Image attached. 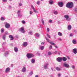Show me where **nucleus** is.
Returning a JSON list of instances; mask_svg holds the SVG:
<instances>
[{
  "mask_svg": "<svg viewBox=\"0 0 77 77\" xmlns=\"http://www.w3.org/2000/svg\"><path fill=\"white\" fill-rule=\"evenodd\" d=\"M66 7L68 8H72L73 7V3L71 2L67 3L66 5Z\"/></svg>",
  "mask_w": 77,
  "mask_h": 77,
  "instance_id": "obj_1",
  "label": "nucleus"
},
{
  "mask_svg": "<svg viewBox=\"0 0 77 77\" xmlns=\"http://www.w3.org/2000/svg\"><path fill=\"white\" fill-rule=\"evenodd\" d=\"M26 56L27 57L28 59H30V58H31V57H34V55L32 54H28L26 55Z\"/></svg>",
  "mask_w": 77,
  "mask_h": 77,
  "instance_id": "obj_2",
  "label": "nucleus"
},
{
  "mask_svg": "<svg viewBox=\"0 0 77 77\" xmlns=\"http://www.w3.org/2000/svg\"><path fill=\"white\" fill-rule=\"evenodd\" d=\"M45 38L47 40V42H49V43H50L51 45H56V44L55 43H53L52 42H50V40L48 38H47V37H45Z\"/></svg>",
  "mask_w": 77,
  "mask_h": 77,
  "instance_id": "obj_3",
  "label": "nucleus"
},
{
  "mask_svg": "<svg viewBox=\"0 0 77 77\" xmlns=\"http://www.w3.org/2000/svg\"><path fill=\"white\" fill-rule=\"evenodd\" d=\"M4 24L5 25V27L6 29H9L10 27V25L7 22L4 23Z\"/></svg>",
  "mask_w": 77,
  "mask_h": 77,
  "instance_id": "obj_4",
  "label": "nucleus"
},
{
  "mask_svg": "<svg viewBox=\"0 0 77 77\" xmlns=\"http://www.w3.org/2000/svg\"><path fill=\"white\" fill-rule=\"evenodd\" d=\"M57 61L58 62H61L62 61V57H58L57 59Z\"/></svg>",
  "mask_w": 77,
  "mask_h": 77,
  "instance_id": "obj_5",
  "label": "nucleus"
},
{
  "mask_svg": "<svg viewBox=\"0 0 77 77\" xmlns=\"http://www.w3.org/2000/svg\"><path fill=\"white\" fill-rule=\"evenodd\" d=\"M49 63H45L44 66V69H48V66L49 65Z\"/></svg>",
  "mask_w": 77,
  "mask_h": 77,
  "instance_id": "obj_6",
  "label": "nucleus"
},
{
  "mask_svg": "<svg viewBox=\"0 0 77 77\" xmlns=\"http://www.w3.org/2000/svg\"><path fill=\"white\" fill-rule=\"evenodd\" d=\"M63 66L67 68H69V64H66V63H63Z\"/></svg>",
  "mask_w": 77,
  "mask_h": 77,
  "instance_id": "obj_7",
  "label": "nucleus"
},
{
  "mask_svg": "<svg viewBox=\"0 0 77 77\" xmlns=\"http://www.w3.org/2000/svg\"><path fill=\"white\" fill-rule=\"evenodd\" d=\"M24 28L23 27H22L20 29V30L22 33H25V31H24Z\"/></svg>",
  "mask_w": 77,
  "mask_h": 77,
  "instance_id": "obj_8",
  "label": "nucleus"
},
{
  "mask_svg": "<svg viewBox=\"0 0 77 77\" xmlns=\"http://www.w3.org/2000/svg\"><path fill=\"white\" fill-rule=\"evenodd\" d=\"M58 5L59 6H60V7H62L63 6V3H62V2H59L58 3Z\"/></svg>",
  "mask_w": 77,
  "mask_h": 77,
  "instance_id": "obj_9",
  "label": "nucleus"
},
{
  "mask_svg": "<svg viewBox=\"0 0 77 77\" xmlns=\"http://www.w3.org/2000/svg\"><path fill=\"white\" fill-rule=\"evenodd\" d=\"M10 70L11 69H10V68H9V67H8L6 68L5 72L6 73H8V72H10Z\"/></svg>",
  "mask_w": 77,
  "mask_h": 77,
  "instance_id": "obj_10",
  "label": "nucleus"
},
{
  "mask_svg": "<svg viewBox=\"0 0 77 77\" xmlns=\"http://www.w3.org/2000/svg\"><path fill=\"white\" fill-rule=\"evenodd\" d=\"M20 12L21 11H20V10H19L17 11L18 17H22V14H21V13H20Z\"/></svg>",
  "mask_w": 77,
  "mask_h": 77,
  "instance_id": "obj_11",
  "label": "nucleus"
},
{
  "mask_svg": "<svg viewBox=\"0 0 77 77\" xmlns=\"http://www.w3.org/2000/svg\"><path fill=\"white\" fill-rule=\"evenodd\" d=\"M64 18L66 19V20L67 21H69V19H68L69 18V16L68 15H65Z\"/></svg>",
  "mask_w": 77,
  "mask_h": 77,
  "instance_id": "obj_12",
  "label": "nucleus"
},
{
  "mask_svg": "<svg viewBox=\"0 0 77 77\" xmlns=\"http://www.w3.org/2000/svg\"><path fill=\"white\" fill-rule=\"evenodd\" d=\"M8 55H9V52L8 51L5 52L4 54V56L5 57H7Z\"/></svg>",
  "mask_w": 77,
  "mask_h": 77,
  "instance_id": "obj_13",
  "label": "nucleus"
},
{
  "mask_svg": "<svg viewBox=\"0 0 77 77\" xmlns=\"http://www.w3.org/2000/svg\"><path fill=\"white\" fill-rule=\"evenodd\" d=\"M27 42H24L23 44V47H26L27 46Z\"/></svg>",
  "mask_w": 77,
  "mask_h": 77,
  "instance_id": "obj_14",
  "label": "nucleus"
},
{
  "mask_svg": "<svg viewBox=\"0 0 77 77\" xmlns=\"http://www.w3.org/2000/svg\"><path fill=\"white\" fill-rule=\"evenodd\" d=\"M26 68L25 67H23V68L22 69V71L23 72H26Z\"/></svg>",
  "mask_w": 77,
  "mask_h": 77,
  "instance_id": "obj_15",
  "label": "nucleus"
},
{
  "mask_svg": "<svg viewBox=\"0 0 77 77\" xmlns=\"http://www.w3.org/2000/svg\"><path fill=\"white\" fill-rule=\"evenodd\" d=\"M62 60L64 62H65L67 60V58L66 57H63L62 58Z\"/></svg>",
  "mask_w": 77,
  "mask_h": 77,
  "instance_id": "obj_16",
  "label": "nucleus"
},
{
  "mask_svg": "<svg viewBox=\"0 0 77 77\" xmlns=\"http://www.w3.org/2000/svg\"><path fill=\"white\" fill-rule=\"evenodd\" d=\"M72 28L71 26V25H69L68 26L67 29L68 30H71V29Z\"/></svg>",
  "mask_w": 77,
  "mask_h": 77,
  "instance_id": "obj_17",
  "label": "nucleus"
},
{
  "mask_svg": "<svg viewBox=\"0 0 77 77\" xmlns=\"http://www.w3.org/2000/svg\"><path fill=\"white\" fill-rule=\"evenodd\" d=\"M14 50L15 53H17V52H18V48L17 47H14Z\"/></svg>",
  "mask_w": 77,
  "mask_h": 77,
  "instance_id": "obj_18",
  "label": "nucleus"
},
{
  "mask_svg": "<svg viewBox=\"0 0 77 77\" xmlns=\"http://www.w3.org/2000/svg\"><path fill=\"white\" fill-rule=\"evenodd\" d=\"M9 37L11 38L10 40L11 41L14 40V37H13V36L12 35H10L9 36Z\"/></svg>",
  "mask_w": 77,
  "mask_h": 77,
  "instance_id": "obj_19",
  "label": "nucleus"
},
{
  "mask_svg": "<svg viewBox=\"0 0 77 77\" xmlns=\"http://www.w3.org/2000/svg\"><path fill=\"white\" fill-rule=\"evenodd\" d=\"M73 51L74 54H77V48H74L73 49Z\"/></svg>",
  "mask_w": 77,
  "mask_h": 77,
  "instance_id": "obj_20",
  "label": "nucleus"
},
{
  "mask_svg": "<svg viewBox=\"0 0 77 77\" xmlns=\"http://www.w3.org/2000/svg\"><path fill=\"white\" fill-rule=\"evenodd\" d=\"M39 48L41 50H43L44 49V46H42L39 47Z\"/></svg>",
  "mask_w": 77,
  "mask_h": 77,
  "instance_id": "obj_21",
  "label": "nucleus"
},
{
  "mask_svg": "<svg viewBox=\"0 0 77 77\" xmlns=\"http://www.w3.org/2000/svg\"><path fill=\"white\" fill-rule=\"evenodd\" d=\"M49 3L50 5H53V1L52 0H50L49 2Z\"/></svg>",
  "mask_w": 77,
  "mask_h": 77,
  "instance_id": "obj_22",
  "label": "nucleus"
},
{
  "mask_svg": "<svg viewBox=\"0 0 77 77\" xmlns=\"http://www.w3.org/2000/svg\"><path fill=\"white\" fill-rule=\"evenodd\" d=\"M31 62L32 63H35V60L34 59H32L31 60Z\"/></svg>",
  "mask_w": 77,
  "mask_h": 77,
  "instance_id": "obj_23",
  "label": "nucleus"
},
{
  "mask_svg": "<svg viewBox=\"0 0 77 77\" xmlns=\"http://www.w3.org/2000/svg\"><path fill=\"white\" fill-rule=\"evenodd\" d=\"M72 42L74 44H76V40L75 39H73L72 41Z\"/></svg>",
  "mask_w": 77,
  "mask_h": 77,
  "instance_id": "obj_24",
  "label": "nucleus"
},
{
  "mask_svg": "<svg viewBox=\"0 0 77 77\" xmlns=\"http://www.w3.org/2000/svg\"><path fill=\"white\" fill-rule=\"evenodd\" d=\"M54 15H57L58 14V12L57 11H55L54 12Z\"/></svg>",
  "mask_w": 77,
  "mask_h": 77,
  "instance_id": "obj_25",
  "label": "nucleus"
},
{
  "mask_svg": "<svg viewBox=\"0 0 77 77\" xmlns=\"http://www.w3.org/2000/svg\"><path fill=\"white\" fill-rule=\"evenodd\" d=\"M29 35H33V32L32 31H31L28 32Z\"/></svg>",
  "mask_w": 77,
  "mask_h": 77,
  "instance_id": "obj_26",
  "label": "nucleus"
},
{
  "mask_svg": "<svg viewBox=\"0 0 77 77\" xmlns=\"http://www.w3.org/2000/svg\"><path fill=\"white\" fill-rule=\"evenodd\" d=\"M1 33H3V32H5V29L2 28L1 29Z\"/></svg>",
  "mask_w": 77,
  "mask_h": 77,
  "instance_id": "obj_27",
  "label": "nucleus"
},
{
  "mask_svg": "<svg viewBox=\"0 0 77 77\" xmlns=\"http://www.w3.org/2000/svg\"><path fill=\"white\" fill-rule=\"evenodd\" d=\"M58 34L59 36H62V33H61L60 32H59L58 33Z\"/></svg>",
  "mask_w": 77,
  "mask_h": 77,
  "instance_id": "obj_28",
  "label": "nucleus"
},
{
  "mask_svg": "<svg viewBox=\"0 0 77 77\" xmlns=\"http://www.w3.org/2000/svg\"><path fill=\"white\" fill-rule=\"evenodd\" d=\"M52 53H51V52L49 51V52H48V56H51V55Z\"/></svg>",
  "mask_w": 77,
  "mask_h": 77,
  "instance_id": "obj_29",
  "label": "nucleus"
},
{
  "mask_svg": "<svg viewBox=\"0 0 77 77\" xmlns=\"http://www.w3.org/2000/svg\"><path fill=\"white\" fill-rule=\"evenodd\" d=\"M73 33H70L69 35V36H70V37H73Z\"/></svg>",
  "mask_w": 77,
  "mask_h": 77,
  "instance_id": "obj_30",
  "label": "nucleus"
},
{
  "mask_svg": "<svg viewBox=\"0 0 77 77\" xmlns=\"http://www.w3.org/2000/svg\"><path fill=\"white\" fill-rule=\"evenodd\" d=\"M61 75H62L61 73H59L57 74V77H60L61 76Z\"/></svg>",
  "mask_w": 77,
  "mask_h": 77,
  "instance_id": "obj_31",
  "label": "nucleus"
},
{
  "mask_svg": "<svg viewBox=\"0 0 77 77\" xmlns=\"http://www.w3.org/2000/svg\"><path fill=\"white\" fill-rule=\"evenodd\" d=\"M2 38L4 40H5L6 38V35H4L2 37Z\"/></svg>",
  "mask_w": 77,
  "mask_h": 77,
  "instance_id": "obj_32",
  "label": "nucleus"
},
{
  "mask_svg": "<svg viewBox=\"0 0 77 77\" xmlns=\"http://www.w3.org/2000/svg\"><path fill=\"white\" fill-rule=\"evenodd\" d=\"M56 69L57 70V71H60V69L58 67H56Z\"/></svg>",
  "mask_w": 77,
  "mask_h": 77,
  "instance_id": "obj_33",
  "label": "nucleus"
},
{
  "mask_svg": "<svg viewBox=\"0 0 77 77\" xmlns=\"http://www.w3.org/2000/svg\"><path fill=\"white\" fill-rule=\"evenodd\" d=\"M1 20H2V21H4V20H5V18H4V17H2L1 18Z\"/></svg>",
  "mask_w": 77,
  "mask_h": 77,
  "instance_id": "obj_34",
  "label": "nucleus"
},
{
  "mask_svg": "<svg viewBox=\"0 0 77 77\" xmlns=\"http://www.w3.org/2000/svg\"><path fill=\"white\" fill-rule=\"evenodd\" d=\"M35 35L37 37H39V34H38V33H36L35 34Z\"/></svg>",
  "mask_w": 77,
  "mask_h": 77,
  "instance_id": "obj_35",
  "label": "nucleus"
},
{
  "mask_svg": "<svg viewBox=\"0 0 77 77\" xmlns=\"http://www.w3.org/2000/svg\"><path fill=\"white\" fill-rule=\"evenodd\" d=\"M42 22L43 24L44 25V21L43 19H42Z\"/></svg>",
  "mask_w": 77,
  "mask_h": 77,
  "instance_id": "obj_36",
  "label": "nucleus"
},
{
  "mask_svg": "<svg viewBox=\"0 0 77 77\" xmlns=\"http://www.w3.org/2000/svg\"><path fill=\"white\" fill-rule=\"evenodd\" d=\"M33 72L32 71L30 72L29 73L30 75H32L33 74Z\"/></svg>",
  "mask_w": 77,
  "mask_h": 77,
  "instance_id": "obj_37",
  "label": "nucleus"
},
{
  "mask_svg": "<svg viewBox=\"0 0 77 77\" xmlns=\"http://www.w3.org/2000/svg\"><path fill=\"white\" fill-rule=\"evenodd\" d=\"M33 11L34 12H35V13H38V11H36V10L35 9V8L34 9H33Z\"/></svg>",
  "mask_w": 77,
  "mask_h": 77,
  "instance_id": "obj_38",
  "label": "nucleus"
},
{
  "mask_svg": "<svg viewBox=\"0 0 77 77\" xmlns=\"http://www.w3.org/2000/svg\"><path fill=\"white\" fill-rule=\"evenodd\" d=\"M21 22L22 23V24H24L26 23V22H25V21L24 20H22L21 21Z\"/></svg>",
  "mask_w": 77,
  "mask_h": 77,
  "instance_id": "obj_39",
  "label": "nucleus"
},
{
  "mask_svg": "<svg viewBox=\"0 0 77 77\" xmlns=\"http://www.w3.org/2000/svg\"><path fill=\"white\" fill-rule=\"evenodd\" d=\"M52 48H53V46H52V45H50L49 46L50 49L51 50V49H52Z\"/></svg>",
  "mask_w": 77,
  "mask_h": 77,
  "instance_id": "obj_40",
  "label": "nucleus"
},
{
  "mask_svg": "<svg viewBox=\"0 0 77 77\" xmlns=\"http://www.w3.org/2000/svg\"><path fill=\"white\" fill-rule=\"evenodd\" d=\"M75 12H77V7L75 8Z\"/></svg>",
  "mask_w": 77,
  "mask_h": 77,
  "instance_id": "obj_41",
  "label": "nucleus"
},
{
  "mask_svg": "<svg viewBox=\"0 0 77 77\" xmlns=\"http://www.w3.org/2000/svg\"><path fill=\"white\" fill-rule=\"evenodd\" d=\"M72 69H75V66L74 65L72 66Z\"/></svg>",
  "mask_w": 77,
  "mask_h": 77,
  "instance_id": "obj_42",
  "label": "nucleus"
},
{
  "mask_svg": "<svg viewBox=\"0 0 77 77\" xmlns=\"http://www.w3.org/2000/svg\"><path fill=\"white\" fill-rule=\"evenodd\" d=\"M31 7L32 8V9H35V8H34V7H33V5H31Z\"/></svg>",
  "mask_w": 77,
  "mask_h": 77,
  "instance_id": "obj_43",
  "label": "nucleus"
},
{
  "mask_svg": "<svg viewBox=\"0 0 77 77\" xmlns=\"http://www.w3.org/2000/svg\"><path fill=\"white\" fill-rule=\"evenodd\" d=\"M31 7L32 8V9H35V8H34V7H33V5H31Z\"/></svg>",
  "mask_w": 77,
  "mask_h": 77,
  "instance_id": "obj_44",
  "label": "nucleus"
},
{
  "mask_svg": "<svg viewBox=\"0 0 77 77\" xmlns=\"http://www.w3.org/2000/svg\"><path fill=\"white\" fill-rule=\"evenodd\" d=\"M29 13H30V15H32V14H33V12L32 11H29Z\"/></svg>",
  "mask_w": 77,
  "mask_h": 77,
  "instance_id": "obj_45",
  "label": "nucleus"
},
{
  "mask_svg": "<svg viewBox=\"0 0 77 77\" xmlns=\"http://www.w3.org/2000/svg\"><path fill=\"white\" fill-rule=\"evenodd\" d=\"M37 5H39L40 4V2L39 1H38L37 2Z\"/></svg>",
  "mask_w": 77,
  "mask_h": 77,
  "instance_id": "obj_46",
  "label": "nucleus"
},
{
  "mask_svg": "<svg viewBox=\"0 0 77 77\" xmlns=\"http://www.w3.org/2000/svg\"><path fill=\"white\" fill-rule=\"evenodd\" d=\"M49 23H51V22H52V20H49Z\"/></svg>",
  "mask_w": 77,
  "mask_h": 77,
  "instance_id": "obj_47",
  "label": "nucleus"
},
{
  "mask_svg": "<svg viewBox=\"0 0 77 77\" xmlns=\"http://www.w3.org/2000/svg\"><path fill=\"white\" fill-rule=\"evenodd\" d=\"M47 30L48 32H49V31H50V29L49 28H48L47 29Z\"/></svg>",
  "mask_w": 77,
  "mask_h": 77,
  "instance_id": "obj_48",
  "label": "nucleus"
},
{
  "mask_svg": "<svg viewBox=\"0 0 77 77\" xmlns=\"http://www.w3.org/2000/svg\"><path fill=\"white\" fill-rule=\"evenodd\" d=\"M47 36L48 37V38H50V35H49L48 34H47Z\"/></svg>",
  "mask_w": 77,
  "mask_h": 77,
  "instance_id": "obj_49",
  "label": "nucleus"
},
{
  "mask_svg": "<svg viewBox=\"0 0 77 77\" xmlns=\"http://www.w3.org/2000/svg\"><path fill=\"white\" fill-rule=\"evenodd\" d=\"M2 2H7V0H2Z\"/></svg>",
  "mask_w": 77,
  "mask_h": 77,
  "instance_id": "obj_50",
  "label": "nucleus"
},
{
  "mask_svg": "<svg viewBox=\"0 0 77 77\" xmlns=\"http://www.w3.org/2000/svg\"><path fill=\"white\" fill-rule=\"evenodd\" d=\"M19 6H22V4L21 3H20L19 4Z\"/></svg>",
  "mask_w": 77,
  "mask_h": 77,
  "instance_id": "obj_51",
  "label": "nucleus"
},
{
  "mask_svg": "<svg viewBox=\"0 0 77 77\" xmlns=\"http://www.w3.org/2000/svg\"><path fill=\"white\" fill-rule=\"evenodd\" d=\"M58 41H62V39H61V38H58Z\"/></svg>",
  "mask_w": 77,
  "mask_h": 77,
  "instance_id": "obj_52",
  "label": "nucleus"
},
{
  "mask_svg": "<svg viewBox=\"0 0 77 77\" xmlns=\"http://www.w3.org/2000/svg\"><path fill=\"white\" fill-rule=\"evenodd\" d=\"M41 44V45H44V44H45L44 42H42Z\"/></svg>",
  "mask_w": 77,
  "mask_h": 77,
  "instance_id": "obj_53",
  "label": "nucleus"
},
{
  "mask_svg": "<svg viewBox=\"0 0 77 77\" xmlns=\"http://www.w3.org/2000/svg\"><path fill=\"white\" fill-rule=\"evenodd\" d=\"M55 48H58V46H57L55 45Z\"/></svg>",
  "mask_w": 77,
  "mask_h": 77,
  "instance_id": "obj_54",
  "label": "nucleus"
},
{
  "mask_svg": "<svg viewBox=\"0 0 77 77\" xmlns=\"http://www.w3.org/2000/svg\"><path fill=\"white\" fill-rule=\"evenodd\" d=\"M74 32H75V33H76L77 30H74Z\"/></svg>",
  "mask_w": 77,
  "mask_h": 77,
  "instance_id": "obj_55",
  "label": "nucleus"
},
{
  "mask_svg": "<svg viewBox=\"0 0 77 77\" xmlns=\"http://www.w3.org/2000/svg\"><path fill=\"white\" fill-rule=\"evenodd\" d=\"M9 9H11V8H12L11 6H9Z\"/></svg>",
  "mask_w": 77,
  "mask_h": 77,
  "instance_id": "obj_56",
  "label": "nucleus"
},
{
  "mask_svg": "<svg viewBox=\"0 0 77 77\" xmlns=\"http://www.w3.org/2000/svg\"><path fill=\"white\" fill-rule=\"evenodd\" d=\"M15 37L16 38H18V35H16Z\"/></svg>",
  "mask_w": 77,
  "mask_h": 77,
  "instance_id": "obj_57",
  "label": "nucleus"
},
{
  "mask_svg": "<svg viewBox=\"0 0 77 77\" xmlns=\"http://www.w3.org/2000/svg\"><path fill=\"white\" fill-rule=\"evenodd\" d=\"M57 51H55L54 52V54H57Z\"/></svg>",
  "mask_w": 77,
  "mask_h": 77,
  "instance_id": "obj_58",
  "label": "nucleus"
},
{
  "mask_svg": "<svg viewBox=\"0 0 77 77\" xmlns=\"http://www.w3.org/2000/svg\"><path fill=\"white\" fill-rule=\"evenodd\" d=\"M11 67H13L14 66V64H11Z\"/></svg>",
  "mask_w": 77,
  "mask_h": 77,
  "instance_id": "obj_59",
  "label": "nucleus"
},
{
  "mask_svg": "<svg viewBox=\"0 0 77 77\" xmlns=\"http://www.w3.org/2000/svg\"><path fill=\"white\" fill-rule=\"evenodd\" d=\"M37 54L39 56L40 55V54L39 53H37Z\"/></svg>",
  "mask_w": 77,
  "mask_h": 77,
  "instance_id": "obj_60",
  "label": "nucleus"
},
{
  "mask_svg": "<svg viewBox=\"0 0 77 77\" xmlns=\"http://www.w3.org/2000/svg\"><path fill=\"white\" fill-rule=\"evenodd\" d=\"M5 35H8V32H6L5 33Z\"/></svg>",
  "mask_w": 77,
  "mask_h": 77,
  "instance_id": "obj_61",
  "label": "nucleus"
},
{
  "mask_svg": "<svg viewBox=\"0 0 77 77\" xmlns=\"http://www.w3.org/2000/svg\"><path fill=\"white\" fill-rule=\"evenodd\" d=\"M51 70H52V71H53V68H51Z\"/></svg>",
  "mask_w": 77,
  "mask_h": 77,
  "instance_id": "obj_62",
  "label": "nucleus"
},
{
  "mask_svg": "<svg viewBox=\"0 0 77 77\" xmlns=\"http://www.w3.org/2000/svg\"><path fill=\"white\" fill-rule=\"evenodd\" d=\"M35 77H38V75H35Z\"/></svg>",
  "mask_w": 77,
  "mask_h": 77,
  "instance_id": "obj_63",
  "label": "nucleus"
},
{
  "mask_svg": "<svg viewBox=\"0 0 77 77\" xmlns=\"http://www.w3.org/2000/svg\"><path fill=\"white\" fill-rule=\"evenodd\" d=\"M16 77H20V76H17Z\"/></svg>",
  "mask_w": 77,
  "mask_h": 77,
  "instance_id": "obj_64",
  "label": "nucleus"
}]
</instances>
